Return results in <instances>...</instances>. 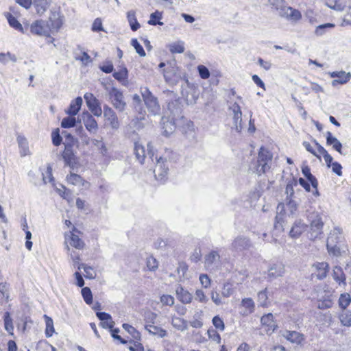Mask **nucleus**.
<instances>
[{
  "label": "nucleus",
  "mask_w": 351,
  "mask_h": 351,
  "mask_svg": "<svg viewBox=\"0 0 351 351\" xmlns=\"http://www.w3.org/2000/svg\"><path fill=\"white\" fill-rule=\"evenodd\" d=\"M82 295L84 300L87 304H91L93 303V294L91 290L88 287H84L81 291Z\"/></svg>",
  "instance_id": "nucleus-45"
},
{
  "label": "nucleus",
  "mask_w": 351,
  "mask_h": 351,
  "mask_svg": "<svg viewBox=\"0 0 351 351\" xmlns=\"http://www.w3.org/2000/svg\"><path fill=\"white\" fill-rule=\"evenodd\" d=\"M97 317L101 320L100 325L104 328H109L111 330L114 325V322L110 314L105 312H97Z\"/></svg>",
  "instance_id": "nucleus-15"
},
{
  "label": "nucleus",
  "mask_w": 351,
  "mask_h": 351,
  "mask_svg": "<svg viewBox=\"0 0 351 351\" xmlns=\"http://www.w3.org/2000/svg\"><path fill=\"white\" fill-rule=\"evenodd\" d=\"M123 328L128 332L130 333L132 337L136 339V340H140L141 339V334L138 331L136 330L135 328H134L132 326L128 324H123Z\"/></svg>",
  "instance_id": "nucleus-44"
},
{
  "label": "nucleus",
  "mask_w": 351,
  "mask_h": 351,
  "mask_svg": "<svg viewBox=\"0 0 351 351\" xmlns=\"http://www.w3.org/2000/svg\"><path fill=\"white\" fill-rule=\"evenodd\" d=\"M131 45L135 49L136 53L141 57L145 56V51L142 45L138 42L137 39L132 38L131 40Z\"/></svg>",
  "instance_id": "nucleus-51"
},
{
  "label": "nucleus",
  "mask_w": 351,
  "mask_h": 351,
  "mask_svg": "<svg viewBox=\"0 0 351 351\" xmlns=\"http://www.w3.org/2000/svg\"><path fill=\"white\" fill-rule=\"evenodd\" d=\"M160 302L162 304L172 306L174 304V298L170 295H162L160 297Z\"/></svg>",
  "instance_id": "nucleus-62"
},
{
  "label": "nucleus",
  "mask_w": 351,
  "mask_h": 351,
  "mask_svg": "<svg viewBox=\"0 0 351 351\" xmlns=\"http://www.w3.org/2000/svg\"><path fill=\"white\" fill-rule=\"evenodd\" d=\"M134 154L137 160L143 164L145 158V150L144 147L138 142L134 143Z\"/></svg>",
  "instance_id": "nucleus-34"
},
{
  "label": "nucleus",
  "mask_w": 351,
  "mask_h": 351,
  "mask_svg": "<svg viewBox=\"0 0 351 351\" xmlns=\"http://www.w3.org/2000/svg\"><path fill=\"white\" fill-rule=\"evenodd\" d=\"M158 261L152 256L147 258V267L151 271H154L158 268Z\"/></svg>",
  "instance_id": "nucleus-60"
},
{
  "label": "nucleus",
  "mask_w": 351,
  "mask_h": 351,
  "mask_svg": "<svg viewBox=\"0 0 351 351\" xmlns=\"http://www.w3.org/2000/svg\"><path fill=\"white\" fill-rule=\"evenodd\" d=\"M176 294L180 300L184 304H189L192 300V295L182 287H178L176 289Z\"/></svg>",
  "instance_id": "nucleus-20"
},
{
  "label": "nucleus",
  "mask_w": 351,
  "mask_h": 351,
  "mask_svg": "<svg viewBox=\"0 0 351 351\" xmlns=\"http://www.w3.org/2000/svg\"><path fill=\"white\" fill-rule=\"evenodd\" d=\"M66 181L68 183L76 186H84V179L80 175L72 172L66 176Z\"/></svg>",
  "instance_id": "nucleus-31"
},
{
  "label": "nucleus",
  "mask_w": 351,
  "mask_h": 351,
  "mask_svg": "<svg viewBox=\"0 0 351 351\" xmlns=\"http://www.w3.org/2000/svg\"><path fill=\"white\" fill-rule=\"evenodd\" d=\"M329 75L332 78H337L332 81V86L337 84H344L351 79V73L350 72L346 73L344 71L330 72Z\"/></svg>",
  "instance_id": "nucleus-7"
},
{
  "label": "nucleus",
  "mask_w": 351,
  "mask_h": 351,
  "mask_svg": "<svg viewBox=\"0 0 351 351\" xmlns=\"http://www.w3.org/2000/svg\"><path fill=\"white\" fill-rule=\"evenodd\" d=\"M84 97L89 110H97L99 107V101L92 93H86Z\"/></svg>",
  "instance_id": "nucleus-27"
},
{
  "label": "nucleus",
  "mask_w": 351,
  "mask_h": 351,
  "mask_svg": "<svg viewBox=\"0 0 351 351\" xmlns=\"http://www.w3.org/2000/svg\"><path fill=\"white\" fill-rule=\"evenodd\" d=\"M316 270L315 276L317 279L322 280L326 277L329 265L326 262L316 263L313 265Z\"/></svg>",
  "instance_id": "nucleus-17"
},
{
  "label": "nucleus",
  "mask_w": 351,
  "mask_h": 351,
  "mask_svg": "<svg viewBox=\"0 0 351 351\" xmlns=\"http://www.w3.org/2000/svg\"><path fill=\"white\" fill-rule=\"evenodd\" d=\"M44 319L45 322L46 328H45V335L47 337H51L55 332L53 322V319L47 316V315H44Z\"/></svg>",
  "instance_id": "nucleus-41"
},
{
  "label": "nucleus",
  "mask_w": 351,
  "mask_h": 351,
  "mask_svg": "<svg viewBox=\"0 0 351 351\" xmlns=\"http://www.w3.org/2000/svg\"><path fill=\"white\" fill-rule=\"evenodd\" d=\"M82 101H83L82 98L81 97H77V98H75L71 102L68 110H81Z\"/></svg>",
  "instance_id": "nucleus-55"
},
{
  "label": "nucleus",
  "mask_w": 351,
  "mask_h": 351,
  "mask_svg": "<svg viewBox=\"0 0 351 351\" xmlns=\"http://www.w3.org/2000/svg\"><path fill=\"white\" fill-rule=\"evenodd\" d=\"M339 320L343 326H351V311L343 310L339 316Z\"/></svg>",
  "instance_id": "nucleus-38"
},
{
  "label": "nucleus",
  "mask_w": 351,
  "mask_h": 351,
  "mask_svg": "<svg viewBox=\"0 0 351 351\" xmlns=\"http://www.w3.org/2000/svg\"><path fill=\"white\" fill-rule=\"evenodd\" d=\"M46 23L49 27V32L51 33L53 31H58L62 27L63 19L59 13L53 12Z\"/></svg>",
  "instance_id": "nucleus-10"
},
{
  "label": "nucleus",
  "mask_w": 351,
  "mask_h": 351,
  "mask_svg": "<svg viewBox=\"0 0 351 351\" xmlns=\"http://www.w3.org/2000/svg\"><path fill=\"white\" fill-rule=\"evenodd\" d=\"M43 180L45 184L53 182V177L52 176V169L51 167H47L45 173H43Z\"/></svg>",
  "instance_id": "nucleus-56"
},
{
  "label": "nucleus",
  "mask_w": 351,
  "mask_h": 351,
  "mask_svg": "<svg viewBox=\"0 0 351 351\" xmlns=\"http://www.w3.org/2000/svg\"><path fill=\"white\" fill-rule=\"evenodd\" d=\"M141 93L147 108H152L157 106V99L147 87L141 88Z\"/></svg>",
  "instance_id": "nucleus-11"
},
{
  "label": "nucleus",
  "mask_w": 351,
  "mask_h": 351,
  "mask_svg": "<svg viewBox=\"0 0 351 351\" xmlns=\"http://www.w3.org/2000/svg\"><path fill=\"white\" fill-rule=\"evenodd\" d=\"M242 306L245 308L244 315L252 313L254 310V302L251 298H245L241 302Z\"/></svg>",
  "instance_id": "nucleus-42"
},
{
  "label": "nucleus",
  "mask_w": 351,
  "mask_h": 351,
  "mask_svg": "<svg viewBox=\"0 0 351 351\" xmlns=\"http://www.w3.org/2000/svg\"><path fill=\"white\" fill-rule=\"evenodd\" d=\"M302 172L306 179L311 182L312 186L317 190L318 182L316 178L311 173V169L308 166L302 168Z\"/></svg>",
  "instance_id": "nucleus-30"
},
{
  "label": "nucleus",
  "mask_w": 351,
  "mask_h": 351,
  "mask_svg": "<svg viewBox=\"0 0 351 351\" xmlns=\"http://www.w3.org/2000/svg\"><path fill=\"white\" fill-rule=\"evenodd\" d=\"M173 154L170 150H166L165 154L159 158L156 156V164L154 170V176L156 178L160 181H163L167 175L169 170L168 166L166 165V162L171 159L170 155Z\"/></svg>",
  "instance_id": "nucleus-3"
},
{
  "label": "nucleus",
  "mask_w": 351,
  "mask_h": 351,
  "mask_svg": "<svg viewBox=\"0 0 351 351\" xmlns=\"http://www.w3.org/2000/svg\"><path fill=\"white\" fill-rule=\"evenodd\" d=\"M51 138L53 144L55 146H58L62 142V136L60 135L59 129H57L52 132Z\"/></svg>",
  "instance_id": "nucleus-59"
},
{
  "label": "nucleus",
  "mask_w": 351,
  "mask_h": 351,
  "mask_svg": "<svg viewBox=\"0 0 351 351\" xmlns=\"http://www.w3.org/2000/svg\"><path fill=\"white\" fill-rule=\"evenodd\" d=\"M267 289H265L263 291H261L258 293V302H259L260 305L262 306H265L267 305Z\"/></svg>",
  "instance_id": "nucleus-52"
},
{
  "label": "nucleus",
  "mask_w": 351,
  "mask_h": 351,
  "mask_svg": "<svg viewBox=\"0 0 351 351\" xmlns=\"http://www.w3.org/2000/svg\"><path fill=\"white\" fill-rule=\"evenodd\" d=\"M160 124L162 134L167 137L173 133L176 127L180 128L182 132L188 137L195 136V125L188 120L180 111H165L162 116Z\"/></svg>",
  "instance_id": "nucleus-1"
},
{
  "label": "nucleus",
  "mask_w": 351,
  "mask_h": 351,
  "mask_svg": "<svg viewBox=\"0 0 351 351\" xmlns=\"http://www.w3.org/2000/svg\"><path fill=\"white\" fill-rule=\"evenodd\" d=\"M171 324L176 328L184 330L186 328V325L185 321L180 317H173L171 320Z\"/></svg>",
  "instance_id": "nucleus-47"
},
{
  "label": "nucleus",
  "mask_w": 351,
  "mask_h": 351,
  "mask_svg": "<svg viewBox=\"0 0 351 351\" xmlns=\"http://www.w3.org/2000/svg\"><path fill=\"white\" fill-rule=\"evenodd\" d=\"M4 328L5 330L11 335H13L14 326L12 319L10 317L9 312H5L3 315Z\"/></svg>",
  "instance_id": "nucleus-37"
},
{
  "label": "nucleus",
  "mask_w": 351,
  "mask_h": 351,
  "mask_svg": "<svg viewBox=\"0 0 351 351\" xmlns=\"http://www.w3.org/2000/svg\"><path fill=\"white\" fill-rule=\"evenodd\" d=\"M69 243L71 246L78 250L82 249L84 246V241L77 235L71 232H70V240Z\"/></svg>",
  "instance_id": "nucleus-32"
},
{
  "label": "nucleus",
  "mask_w": 351,
  "mask_h": 351,
  "mask_svg": "<svg viewBox=\"0 0 351 351\" xmlns=\"http://www.w3.org/2000/svg\"><path fill=\"white\" fill-rule=\"evenodd\" d=\"M113 77L120 82L123 85H125L128 82V71L126 67L121 68L118 71L113 73Z\"/></svg>",
  "instance_id": "nucleus-26"
},
{
  "label": "nucleus",
  "mask_w": 351,
  "mask_h": 351,
  "mask_svg": "<svg viewBox=\"0 0 351 351\" xmlns=\"http://www.w3.org/2000/svg\"><path fill=\"white\" fill-rule=\"evenodd\" d=\"M220 261V255L217 251L213 250L205 256V266L210 267L213 264Z\"/></svg>",
  "instance_id": "nucleus-22"
},
{
  "label": "nucleus",
  "mask_w": 351,
  "mask_h": 351,
  "mask_svg": "<svg viewBox=\"0 0 351 351\" xmlns=\"http://www.w3.org/2000/svg\"><path fill=\"white\" fill-rule=\"evenodd\" d=\"M63 143L65 146L62 154L64 162L66 165L73 169L77 162V157L73 149V145H71L70 142Z\"/></svg>",
  "instance_id": "nucleus-6"
},
{
  "label": "nucleus",
  "mask_w": 351,
  "mask_h": 351,
  "mask_svg": "<svg viewBox=\"0 0 351 351\" xmlns=\"http://www.w3.org/2000/svg\"><path fill=\"white\" fill-rule=\"evenodd\" d=\"M326 247L330 254L335 256L341 255V244L334 243L333 240L330 239L327 241Z\"/></svg>",
  "instance_id": "nucleus-29"
},
{
  "label": "nucleus",
  "mask_w": 351,
  "mask_h": 351,
  "mask_svg": "<svg viewBox=\"0 0 351 351\" xmlns=\"http://www.w3.org/2000/svg\"><path fill=\"white\" fill-rule=\"evenodd\" d=\"M335 26V25L334 23H330L319 25L316 27L314 33L317 36H322L325 34L328 30L334 28Z\"/></svg>",
  "instance_id": "nucleus-40"
},
{
  "label": "nucleus",
  "mask_w": 351,
  "mask_h": 351,
  "mask_svg": "<svg viewBox=\"0 0 351 351\" xmlns=\"http://www.w3.org/2000/svg\"><path fill=\"white\" fill-rule=\"evenodd\" d=\"M310 226L307 234L311 240L319 238L323 234L324 222L317 213L309 216Z\"/></svg>",
  "instance_id": "nucleus-4"
},
{
  "label": "nucleus",
  "mask_w": 351,
  "mask_h": 351,
  "mask_svg": "<svg viewBox=\"0 0 351 351\" xmlns=\"http://www.w3.org/2000/svg\"><path fill=\"white\" fill-rule=\"evenodd\" d=\"M208 335L210 339L217 342L218 343L221 342V337L215 330L209 329L208 330Z\"/></svg>",
  "instance_id": "nucleus-61"
},
{
  "label": "nucleus",
  "mask_w": 351,
  "mask_h": 351,
  "mask_svg": "<svg viewBox=\"0 0 351 351\" xmlns=\"http://www.w3.org/2000/svg\"><path fill=\"white\" fill-rule=\"evenodd\" d=\"M104 117L112 128H117L119 127L118 119L114 111H104Z\"/></svg>",
  "instance_id": "nucleus-39"
},
{
  "label": "nucleus",
  "mask_w": 351,
  "mask_h": 351,
  "mask_svg": "<svg viewBox=\"0 0 351 351\" xmlns=\"http://www.w3.org/2000/svg\"><path fill=\"white\" fill-rule=\"evenodd\" d=\"M162 18V14L156 11L155 12H153L150 15V19L148 21V23L149 25H162L163 23L160 22L159 20Z\"/></svg>",
  "instance_id": "nucleus-46"
},
{
  "label": "nucleus",
  "mask_w": 351,
  "mask_h": 351,
  "mask_svg": "<svg viewBox=\"0 0 351 351\" xmlns=\"http://www.w3.org/2000/svg\"><path fill=\"white\" fill-rule=\"evenodd\" d=\"M233 293V290L232 289V285L230 283H225L223 286L222 295L224 297H229Z\"/></svg>",
  "instance_id": "nucleus-64"
},
{
  "label": "nucleus",
  "mask_w": 351,
  "mask_h": 351,
  "mask_svg": "<svg viewBox=\"0 0 351 351\" xmlns=\"http://www.w3.org/2000/svg\"><path fill=\"white\" fill-rule=\"evenodd\" d=\"M82 119L86 128L91 132H95L97 129V123L88 111H83Z\"/></svg>",
  "instance_id": "nucleus-13"
},
{
  "label": "nucleus",
  "mask_w": 351,
  "mask_h": 351,
  "mask_svg": "<svg viewBox=\"0 0 351 351\" xmlns=\"http://www.w3.org/2000/svg\"><path fill=\"white\" fill-rule=\"evenodd\" d=\"M30 32L34 35L49 36V27L45 21L36 20L27 25Z\"/></svg>",
  "instance_id": "nucleus-5"
},
{
  "label": "nucleus",
  "mask_w": 351,
  "mask_h": 351,
  "mask_svg": "<svg viewBox=\"0 0 351 351\" xmlns=\"http://www.w3.org/2000/svg\"><path fill=\"white\" fill-rule=\"evenodd\" d=\"M272 158V154L268 149L263 147L260 148L255 170L258 175L265 173L270 169Z\"/></svg>",
  "instance_id": "nucleus-2"
},
{
  "label": "nucleus",
  "mask_w": 351,
  "mask_h": 351,
  "mask_svg": "<svg viewBox=\"0 0 351 351\" xmlns=\"http://www.w3.org/2000/svg\"><path fill=\"white\" fill-rule=\"evenodd\" d=\"M127 19L130 23L131 29L132 31H136L140 27V24L137 21L134 11L130 10V11L128 12Z\"/></svg>",
  "instance_id": "nucleus-35"
},
{
  "label": "nucleus",
  "mask_w": 351,
  "mask_h": 351,
  "mask_svg": "<svg viewBox=\"0 0 351 351\" xmlns=\"http://www.w3.org/2000/svg\"><path fill=\"white\" fill-rule=\"evenodd\" d=\"M283 336L292 343H299L302 340L300 334L295 331H286Z\"/></svg>",
  "instance_id": "nucleus-36"
},
{
  "label": "nucleus",
  "mask_w": 351,
  "mask_h": 351,
  "mask_svg": "<svg viewBox=\"0 0 351 351\" xmlns=\"http://www.w3.org/2000/svg\"><path fill=\"white\" fill-rule=\"evenodd\" d=\"M333 278L339 285H346V275L341 267L335 266L333 269Z\"/></svg>",
  "instance_id": "nucleus-28"
},
{
  "label": "nucleus",
  "mask_w": 351,
  "mask_h": 351,
  "mask_svg": "<svg viewBox=\"0 0 351 351\" xmlns=\"http://www.w3.org/2000/svg\"><path fill=\"white\" fill-rule=\"evenodd\" d=\"M195 299L200 302L206 303L208 301V298L205 295L204 291L201 289H197L195 291Z\"/></svg>",
  "instance_id": "nucleus-63"
},
{
  "label": "nucleus",
  "mask_w": 351,
  "mask_h": 351,
  "mask_svg": "<svg viewBox=\"0 0 351 351\" xmlns=\"http://www.w3.org/2000/svg\"><path fill=\"white\" fill-rule=\"evenodd\" d=\"M233 121L235 126V129L237 132H241L243 128V125L245 123L247 120H243L242 118V111H233Z\"/></svg>",
  "instance_id": "nucleus-23"
},
{
  "label": "nucleus",
  "mask_w": 351,
  "mask_h": 351,
  "mask_svg": "<svg viewBox=\"0 0 351 351\" xmlns=\"http://www.w3.org/2000/svg\"><path fill=\"white\" fill-rule=\"evenodd\" d=\"M145 329L149 333L158 336L159 337H164L167 335V331L165 330L156 326L147 325L145 326Z\"/></svg>",
  "instance_id": "nucleus-33"
},
{
  "label": "nucleus",
  "mask_w": 351,
  "mask_h": 351,
  "mask_svg": "<svg viewBox=\"0 0 351 351\" xmlns=\"http://www.w3.org/2000/svg\"><path fill=\"white\" fill-rule=\"evenodd\" d=\"M51 0H34L33 3L39 14H43L48 9Z\"/></svg>",
  "instance_id": "nucleus-25"
},
{
  "label": "nucleus",
  "mask_w": 351,
  "mask_h": 351,
  "mask_svg": "<svg viewBox=\"0 0 351 351\" xmlns=\"http://www.w3.org/2000/svg\"><path fill=\"white\" fill-rule=\"evenodd\" d=\"M286 10L288 11L289 10V20L298 21L302 18V14L298 10L294 9L291 7H288Z\"/></svg>",
  "instance_id": "nucleus-49"
},
{
  "label": "nucleus",
  "mask_w": 351,
  "mask_h": 351,
  "mask_svg": "<svg viewBox=\"0 0 351 351\" xmlns=\"http://www.w3.org/2000/svg\"><path fill=\"white\" fill-rule=\"evenodd\" d=\"M261 324L269 327L274 326V315L271 313H268L263 315L261 319Z\"/></svg>",
  "instance_id": "nucleus-54"
},
{
  "label": "nucleus",
  "mask_w": 351,
  "mask_h": 351,
  "mask_svg": "<svg viewBox=\"0 0 351 351\" xmlns=\"http://www.w3.org/2000/svg\"><path fill=\"white\" fill-rule=\"evenodd\" d=\"M5 16L8 19L9 25L12 27L23 34H25L27 32L28 27L25 26V27H23L22 25L19 22V21L10 13H7Z\"/></svg>",
  "instance_id": "nucleus-18"
},
{
  "label": "nucleus",
  "mask_w": 351,
  "mask_h": 351,
  "mask_svg": "<svg viewBox=\"0 0 351 351\" xmlns=\"http://www.w3.org/2000/svg\"><path fill=\"white\" fill-rule=\"evenodd\" d=\"M69 116L62 119L61 122V126L63 128H70L74 127L76 124V118L75 116L79 111H67Z\"/></svg>",
  "instance_id": "nucleus-19"
},
{
  "label": "nucleus",
  "mask_w": 351,
  "mask_h": 351,
  "mask_svg": "<svg viewBox=\"0 0 351 351\" xmlns=\"http://www.w3.org/2000/svg\"><path fill=\"white\" fill-rule=\"evenodd\" d=\"M16 141L19 147L20 155L23 157L29 155L30 151L27 138L23 135L17 134Z\"/></svg>",
  "instance_id": "nucleus-14"
},
{
  "label": "nucleus",
  "mask_w": 351,
  "mask_h": 351,
  "mask_svg": "<svg viewBox=\"0 0 351 351\" xmlns=\"http://www.w3.org/2000/svg\"><path fill=\"white\" fill-rule=\"evenodd\" d=\"M326 5L336 11H341L343 10V6L339 3V0H326Z\"/></svg>",
  "instance_id": "nucleus-50"
},
{
  "label": "nucleus",
  "mask_w": 351,
  "mask_h": 351,
  "mask_svg": "<svg viewBox=\"0 0 351 351\" xmlns=\"http://www.w3.org/2000/svg\"><path fill=\"white\" fill-rule=\"evenodd\" d=\"M110 97L116 108H121L125 106V102L123 101V95L121 92L115 88H113L110 92Z\"/></svg>",
  "instance_id": "nucleus-12"
},
{
  "label": "nucleus",
  "mask_w": 351,
  "mask_h": 351,
  "mask_svg": "<svg viewBox=\"0 0 351 351\" xmlns=\"http://www.w3.org/2000/svg\"><path fill=\"white\" fill-rule=\"evenodd\" d=\"M213 324L217 329L221 331H223L225 329L223 321L219 316H215L213 318Z\"/></svg>",
  "instance_id": "nucleus-57"
},
{
  "label": "nucleus",
  "mask_w": 351,
  "mask_h": 351,
  "mask_svg": "<svg viewBox=\"0 0 351 351\" xmlns=\"http://www.w3.org/2000/svg\"><path fill=\"white\" fill-rule=\"evenodd\" d=\"M306 229V226L301 220H296L293 223L289 236L291 238H298Z\"/></svg>",
  "instance_id": "nucleus-16"
},
{
  "label": "nucleus",
  "mask_w": 351,
  "mask_h": 351,
  "mask_svg": "<svg viewBox=\"0 0 351 351\" xmlns=\"http://www.w3.org/2000/svg\"><path fill=\"white\" fill-rule=\"evenodd\" d=\"M326 144L332 146L335 150L341 154L342 145L336 137L332 135L330 132L326 133Z\"/></svg>",
  "instance_id": "nucleus-21"
},
{
  "label": "nucleus",
  "mask_w": 351,
  "mask_h": 351,
  "mask_svg": "<svg viewBox=\"0 0 351 351\" xmlns=\"http://www.w3.org/2000/svg\"><path fill=\"white\" fill-rule=\"evenodd\" d=\"M251 243L249 239L245 237L239 236L236 237L231 244L233 250L241 252L250 248Z\"/></svg>",
  "instance_id": "nucleus-8"
},
{
  "label": "nucleus",
  "mask_w": 351,
  "mask_h": 351,
  "mask_svg": "<svg viewBox=\"0 0 351 351\" xmlns=\"http://www.w3.org/2000/svg\"><path fill=\"white\" fill-rule=\"evenodd\" d=\"M169 51L172 53H181L184 51V43L182 41H178L169 45Z\"/></svg>",
  "instance_id": "nucleus-43"
},
{
  "label": "nucleus",
  "mask_w": 351,
  "mask_h": 351,
  "mask_svg": "<svg viewBox=\"0 0 351 351\" xmlns=\"http://www.w3.org/2000/svg\"><path fill=\"white\" fill-rule=\"evenodd\" d=\"M351 302L350 295L348 293L341 294L339 299V304L343 310H347L346 307Z\"/></svg>",
  "instance_id": "nucleus-48"
},
{
  "label": "nucleus",
  "mask_w": 351,
  "mask_h": 351,
  "mask_svg": "<svg viewBox=\"0 0 351 351\" xmlns=\"http://www.w3.org/2000/svg\"><path fill=\"white\" fill-rule=\"evenodd\" d=\"M83 269L85 272V277L87 278H95V274L93 271V269L91 267L87 266L85 264L82 263L81 265H78V269Z\"/></svg>",
  "instance_id": "nucleus-53"
},
{
  "label": "nucleus",
  "mask_w": 351,
  "mask_h": 351,
  "mask_svg": "<svg viewBox=\"0 0 351 351\" xmlns=\"http://www.w3.org/2000/svg\"><path fill=\"white\" fill-rule=\"evenodd\" d=\"M197 71L201 78L206 80L210 77V71L206 66L204 65H199L197 66Z\"/></svg>",
  "instance_id": "nucleus-58"
},
{
  "label": "nucleus",
  "mask_w": 351,
  "mask_h": 351,
  "mask_svg": "<svg viewBox=\"0 0 351 351\" xmlns=\"http://www.w3.org/2000/svg\"><path fill=\"white\" fill-rule=\"evenodd\" d=\"M285 266L282 263H274L268 269L267 278L269 280H272L275 278L282 276L285 274Z\"/></svg>",
  "instance_id": "nucleus-9"
},
{
  "label": "nucleus",
  "mask_w": 351,
  "mask_h": 351,
  "mask_svg": "<svg viewBox=\"0 0 351 351\" xmlns=\"http://www.w3.org/2000/svg\"><path fill=\"white\" fill-rule=\"evenodd\" d=\"M333 240L334 243L341 244L343 241L342 230L338 227L332 230L328 237L327 241Z\"/></svg>",
  "instance_id": "nucleus-24"
}]
</instances>
